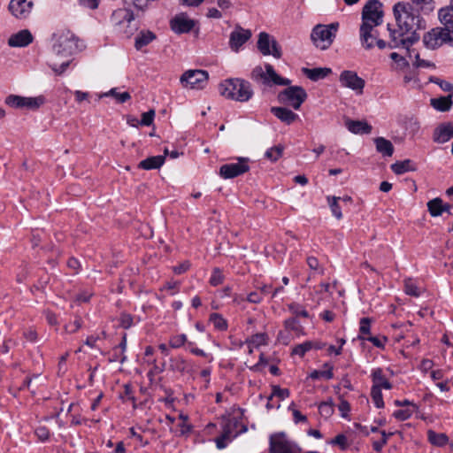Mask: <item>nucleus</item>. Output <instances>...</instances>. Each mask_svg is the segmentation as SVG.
Here are the masks:
<instances>
[{
  "label": "nucleus",
  "mask_w": 453,
  "mask_h": 453,
  "mask_svg": "<svg viewBox=\"0 0 453 453\" xmlns=\"http://www.w3.org/2000/svg\"><path fill=\"white\" fill-rule=\"evenodd\" d=\"M165 160V156H153L142 160L138 167L144 170H153L160 168Z\"/></svg>",
  "instance_id": "obj_32"
},
{
  "label": "nucleus",
  "mask_w": 453,
  "mask_h": 453,
  "mask_svg": "<svg viewBox=\"0 0 453 453\" xmlns=\"http://www.w3.org/2000/svg\"><path fill=\"white\" fill-rule=\"evenodd\" d=\"M382 19L381 4L378 0H369L362 11L361 26L377 27L382 23Z\"/></svg>",
  "instance_id": "obj_11"
},
{
  "label": "nucleus",
  "mask_w": 453,
  "mask_h": 453,
  "mask_svg": "<svg viewBox=\"0 0 453 453\" xmlns=\"http://www.w3.org/2000/svg\"><path fill=\"white\" fill-rule=\"evenodd\" d=\"M283 326L287 331H289L296 337H300L305 334L303 326L296 318H288L283 321Z\"/></svg>",
  "instance_id": "obj_31"
},
{
  "label": "nucleus",
  "mask_w": 453,
  "mask_h": 453,
  "mask_svg": "<svg viewBox=\"0 0 453 453\" xmlns=\"http://www.w3.org/2000/svg\"><path fill=\"white\" fill-rule=\"evenodd\" d=\"M157 39V35L150 30H142L138 33L134 39V48L141 50L143 47L149 45Z\"/></svg>",
  "instance_id": "obj_28"
},
{
  "label": "nucleus",
  "mask_w": 453,
  "mask_h": 453,
  "mask_svg": "<svg viewBox=\"0 0 453 453\" xmlns=\"http://www.w3.org/2000/svg\"><path fill=\"white\" fill-rule=\"evenodd\" d=\"M22 97L21 96L10 95L5 98L4 103L12 108H22Z\"/></svg>",
  "instance_id": "obj_58"
},
{
  "label": "nucleus",
  "mask_w": 453,
  "mask_h": 453,
  "mask_svg": "<svg viewBox=\"0 0 453 453\" xmlns=\"http://www.w3.org/2000/svg\"><path fill=\"white\" fill-rule=\"evenodd\" d=\"M257 48L264 56L272 55L275 58H281V49L277 41L265 32H261L259 34Z\"/></svg>",
  "instance_id": "obj_16"
},
{
  "label": "nucleus",
  "mask_w": 453,
  "mask_h": 453,
  "mask_svg": "<svg viewBox=\"0 0 453 453\" xmlns=\"http://www.w3.org/2000/svg\"><path fill=\"white\" fill-rule=\"evenodd\" d=\"M294 339V336L289 331H287L285 328L283 330H280L276 340L279 343L283 345H288Z\"/></svg>",
  "instance_id": "obj_56"
},
{
  "label": "nucleus",
  "mask_w": 453,
  "mask_h": 453,
  "mask_svg": "<svg viewBox=\"0 0 453 453\" xmlns=\"http://www.w3.org/2000/svg\"><path fill=\"white\" fill-rule=\"evenodd\" d=\"M224 280H225V275H224L223 272L219 268L216 267L212 270L209 282L211 286L217 287V286L222 284Z\"/></svg>",
  "instance_id": "obj_50"
},
{
  "label": "nucleus",
  "mask_w": 453,
  "mask_h": 453,
  "mask_svg": "<svg viewBox=\"0 0 453 453\" xmlns=\"http://www.w3.org/2000/svg\"><path fill=\"white\" fill-rule=\"evenodd\" d=\"M270 453H301V448L283 433H275L269 437Z\"/></svg>",
  "instance_id": "obj_8"
},
{
  "label": "nucleus",
  "mask_w": 453,
  "mask_h": 453,
  "mask_svg": "<svg viewBox=\"0 0 453 453\" xmlns=\"http://www.w3.org/2000/svg\"><path fill=\"white\" fill-rule=\"evenodd\" d=\"M105 96H114L116 100L120 104H123L131 98V96L128 92L125 91L119 93L117 88H111L108 93L105 94Z\"/></svg>",
  "instance_id": "obj_57"
},
{
  "label": "nucleus",
  "mask_w": 453,
  "mask_h": 453,
  "mask_svg": "<svg viewBox=\"0 0 453 453\" xmlns=\"http://www.w3.org/2000/svg\"><path fill=\"white\" fill-rule=\"evenodd\" d=\"M332 70L327 67H318V68H303V73L311 81H317L319 80L326 78L330 74Z\"/></svg>",
  "instance_id": "obj_34"
},
{
  "label": "nucleus",
  "mask_w": 453,
  "mask_h": 453,
  "mask_svg": "<svg viewBox=\"0 0 453 453\" xmlns=\"http://www.w3.org/2000/svg\"><path fill=\"white\" fill-rule=\"evenodd\" d=\"M288 309L293 315L291 318H309V312L305 307L298 303H291L288 305Z\"/></svg>",
  "instance_id": "obj_44"
},
{
  "label": "nucleus",
  "mask_w": 453,
  "mask_h": 453,
  "mask_svg": "<svg viewBox=\"0 0 453 453\" xmlns=\"http://www.w3.org/2000/svg\"><path fill=\"white\" fill-rule=\"evenodd\" d=\"M45 102V98L42 96L35 97H22V108L36 110L42 106Z\"/></svg>",
  "instance_id": "obj_41"
},
{
  "label": "nucleus",
  "mask_w": 453,
  "mask_h": 453,
  "mask_svg": "<svg viewBox=\"0 0 453 453\" xmlns=\"http://www.w3.org/2000/svg\"><path fill=\"white\" fill-rule=\"evenodd\" d=\"M53 53L56 58H68L86 48L83 41L80 40L70 30H61L54 35Z\"/></svg>",
  "instance_id": "obj_2"
},
{
  "label": "nucleus",
  "mask_w": 453,
  "mask_h": 453,
  "mask_svg": "<svg viewBox=\"0 0 453 453\" xmlns=\"http://www.w3.org/2000/svg\"><path fill=\"white\" fill-rule=\"evenodd\" d=\"M312 349L311 341H306L296 345L291 351V355L303 357L305 354Z\"/></svg>",
  "instance_id": "obj_46"
},
{
  "label": "nucleus",
  "mask_w": 453,
  "mask_h": 453,
  "mask_svg": "<svg viewBox=\"0 0 453 453\" xmlns=\"http://www.w3.org/2000/svg\"><path fill=\"white\" fill-rule=\"evenodd\" d=\"M154 117H155V111L154 110H150L146 112H143L142 114V118H141V120H140V125L141 126H146V127H149L150 125H152L153 123V120H154Z\"/></svg>",
  "instance_id": "obj_61"
},
{
  "label": "nucleus",
  "mask_w": 453,
  "mask_h": 453,
  "mask_svg": "<svg viewBox=\"0 0 453 453\" xmlns=\"http://www.w3.org/2000/svg\"><path fill=\"white\" fill-rule=\"evenodd\" d=\"M451 138H453V120L440 124L433 134V140L437 143H445Z\"/></svg>",
  "instance_id": "obj_22"
},
{
  "label": "nucleus",
  "mask_w": 453,
  "mask_h": 453,
  "mask_svg": "<svg viewBox=\"0 0 453 453\" xmlns=\"http://www.w3.org/2000/svg\"><path fill=\"white\" fill-rule=\"evenodd\" d=\"M180 423L178 424V430L176 435L178 436H188L192 429L193 426L188 423V416L184 413H180L178 417Z\"/></svg>",
  "instance_id": "obj_38"
},
{
  "label": "nucleus",
  "mask_w": 453,
  "mask_h": 453,
  "mask_svg": "<svg viewBox=\"0 0 453 453\" xmlns=\"http://www.w3.org/2000/svg\"><path fill=\"white\" fill-rule=\"evenodd\" d=\"M271 112L286 125H291L299 119L298 114L287 107H272Z\"/></svg>",
  "instance_id": "obj_24"
},
{
  "label": "nucleus",
  "mask_w": 453,
  "mask_h": 453,
  "mask_svg": "<svg viewBox=\"0 0 453 453\" xmlns=\"http://www.w3.org/2000/svg\"><path fill=\"white\" fill-rule=\"evenodd\" d=\"M233 440L232 437H230L229 435L226 434V433H224L222 431V434L220 436L217 437L214 441L216 443V446L219 449H223L225 448H226V446L228 445V443Z\"/></svg>",
  "instance_id": "obj_60"
},
{
  "label": "nucleus",
  "mask_w": 453,
  "mask_h": 453,
  "mask_svg": "<svg viewBox=\"0 0 453 453\" xmlns=\"http://www.w3.org/2000/svg\"><path fill=\"white\" fill-rule=\"evenodd\" d=\"M427 209L432 217H438L441 216L443 211H449V205L444 203L441 198L436 197L428 201Z\"/></svg>",
  "instance_id": "obj_29"
},
{
  "label": "nucleus",
  "mask_w": 453,
  "mask_h": 453,
  "mask_svg": "<svg viewBox=\"0 0 453 453\" xmlns=\"http://www.w3.org/2000/svg\"><path fill=\"white\" fill-rule=\"evenodd\" d=\"M390 58L395 62L394 68L396 70H403L409 66V63L405 58L400 56L396 52L391 53Z\"/></svg>",
  "instance_id": "obj_51"
},
{
  "label": "nucleus",
  "mask_w": 453,
  "mask_h": 453,
  "mask_svg": "<svg viewBox=\"0 0 453 453\" xmlns=\"http://www.w3.org/2000/svg\"><path fill=\"white\" fill-rule=\"evenodd\" d=\"M290 395L288 388H281L279 386H273L272 394L269 395V400H272L274 396L280 398V400H285Z\"/></svg>",
  "instance_id": "obj_52"
},
{
  "label": "nucleus",
  "mask_w": 453,
  "mask_h": 453,
  "mask_svg": "<svg viewBox=\"0 0 453 453\" xmlns=\"http://www.w3.org/2000/svg\"><path fill=\"white\" fill-rule=\"evenodd\" d=\"M268 342L269 337L265 333L254 334L245 341L249 354H252L254 349H259L262 346H266Z\"/></svg>",
  "instance_id": "obj_25"
},
{
  "label": "nucleus",
  "mask_w": 453,
  "mask_h": 453,
  "mask_svg": "<svg viewBox=\"0 0 453 453\" xmlns=\"http://www.w3.org/2000/svg\"><path fill=\"white\" fill-rule=\"evenodd\" d=\"M250 79L257 84L267 87L288 86L291 83L289 79L279 75L270 64L255 66L250 73Z\"/></svg>",
  "instance_id": "obj_5"
},
{
  "label": "nucleus",
  "mask_w": 453,
  "mask_h": 453,
  "mask_svg": "<svg viewBox=\"0 0 453 453\" xmlns=\"http://www.w3.org/2000/svg\"><path fill=\"white\" fill-rule=\"evenodd\" d=\"M334 378V365L331 363H325L323 365L322 370H313L311 372L307 377V379H311L313 380H329Z\"/></svg>",
  "instance_id": "obj_27"
},
{
  "label": "nucleus",
  "mask_w": 453,
  "mask_h": 453,
  "mask_svg": "<svg viewBox=\"0 0 453 453\" xmlns=\"http://www.w3.org/2000/svg\"><path fill=\"white\" fill-rule=\"evenodd\" d=\"M221 428L226 434L233 439L247 431L246 426L242 425L237 418L231 416L222 417Z\"/></svg>",
  "instance_id": "obj_19"
},
{
  "label": "nucleus",
  "mask_w": 453,
  "mask_h": 453,
  "mask_svg": "<svg viewBox=\"0 0 453 453\" xmlns=\"http://www.w3.org/2000/svg\"><path fill=\"white\" fill-rule=\"evenodd\" d=\"M70 63L71 60L66 59L58 65L55 59H51L50 62V66L56 74L60 75L66 70Z\"/></svg>",
  "instance_id": "obj_53"
},
{
  "label": "nucleus",
  "mask_w": 453,
  "mask_h": 453,
  "mask_svg": "<svg viewBox=\"0 0 453 453\" xmlns=\"http://www.w3.org/2000/svg\"><path fill=\"white\" fill-rule=\"evenodd\" d=\"M391 170L397 175L403 174L408 172H414L417 170V165L411 159L403 161H396L391 165Z\"/></svg>",
  "instance_id": "obj_30"
},
{
  "label": "nucleus",
  "mask_w": 453,
  "mask_h": 453,
  "mask_svg": "<svg viewBox=\"0 0 453 453\" xmlns=\"http://www.w3.org/2000/svg\"><path fill=\"white\" fill-rule=\"evenodd\" d=\"M251 37V32L241 27H236L230 34L229 46L232 50L237 52L240 48Z\"/></svg>",
  "instance_id": "obj_21"
},
{
  "label": "nucleus",
  "mask_w": 453,
  "mask_h": 453,
  "mask_svg": "<svg viewBox=\"0 0 453 453\" xmlns=\"http://www.w3.org/2000/svg\"><path fill=\"white\" fill-rule=\"evenodd\" d=\"M338 27V23L316 25L311 34V39L316 48L322 50H327L336 36Z\"/></svg>",
  "instance_id": "obj_7"
},
{
  "label": "nucleus",
  "mask_w": 453,
  "mask_h": 453,
  "mask_svg": "<svg viewBox=\"0 0 453 453\" xmlns=\"http://www.w3.org/2000/svg\"><path fill=\"white\" fill-rule=\"evenodd\" d=\"M372 388L371 398L378 409H382L385 406L382 389L389 390L393 388L392 383L388 380L384 374L383 369L380 367L373 368L371 371Z\"/></svg>",
  "instance_id": "obj_6"
},
{
  "label": "nucleus",
  "mask_w": 453,
  "mask_h": 453,
  "mask_svg": "<svg viewBox=\"0 0 453 453\" xmlns=\"http://www.w3.org/2000/svg\"><path fill=\"white\" fill-rule=\"evenodd\" d=\"M359 39L362 47L366 50H372L375 45L380 50L387 48V42L378 37L376 27L360 26Z\"/></svg>",
  "instance_id": "obj_14"
},
{
  "label": "nucleus",
  "mask_w": 453,
  "mask_h": 453,
  "mask_svg": "<svg viewBox=\"0 0 453 453\" xmlns=\"http://www.w3.org/2000/svg\"><path fill=\"white\" fill-rule=\"evenodd\" d=\"M278 101L295 110H299L307 98L305 89L300 86H289L278 94Z\"/></svg>",
  "instance_id": "obj_10"
},
{
  "label": "nucleus",
  "mask_w": 453,
  "mask_h": 453,
  "mask_svg": "<svg viewBox=\"0 0 453 453\" xmlns=\"http://www.w3.org/2000/svg\"><path fill=\"white\" fill-rule=\"evenodd\" d=\"M171 367L173 371L183 373L188 371V364L184 357L179 356L171 359Z\"/></svg>",
  "instance_id": "obj_45"
},
{
  "label": "nucleus",
  "mask_w": 453,
  "mask_h": 453,
  "mask_svg": "<svg viewBox=\"0 0 453 453\" xmlns=\"http://www.w3.org/2000/svg\"><path fill=\"white\" fill-rule=\"evenodd\" d=\"M389 32V42H387V47L390 49L403 48L409 50L410 46L418 42L419 35H409L399 27L394 28L391 25H388Z\"/></svg>",
  "instance_id": "obj_12"
},
{
  "label": "nucleus",
  "mask_w": 453,
  "mask_h": 453,
  "mask_svg": "<svg viewBox=\"0 0 453 453\" xmlns=\"http://www.w3.org/2000/svg\"><path fill=\"white\" fill-rule=\"evenodd\" d=\"M341 85L344 88H350L361 94L365 87V80L357 75L354 71L345 70L341 73L339 77Z\"/></svg>",
  "instance_id": "obj_17"
},
{
  "label": "nucleus",
  "mask_w": 453,
  "mask_h": 453,
  "mask_svg": "<svg viewBox=\"0 0 453 453\" xmlns=\"http://www.w3.org/2000/svg\"><path fill=\"white\" fill-rule=\"evenodd\" d=\"M345 126L348 128V130L352 134H370L372 132V126L368 124V122L365 120H352V119H347L345 121Z\"/></svg>",
  "instance_id": "obj_26"
},
{
  "label": "nucleus",
  "mask_w": 453,
  "mask_h": 453,
  "mask_svg": "<svg viewBox=\"0 0 453 453\" xmlns=\"http://www.w3.org/2000/svg\"><path fill=\"white\" fill-rule=\"evenodd\" d=\"M111 21L115 32L124 38H130L138 29L133 12L126 8L114 11Z\"/></svg>",
  "instance_id": "obj_4"
},
{
  "label": "nucleus",
  "mask_w": 453,
  "mask_h": 453,
  "mask_svg": "<svg viewBox=\"0 0 453 453\" xmlns=\"http://www.w3.org/2000/svg\"><path fill=\"white\" fill-rule=\"evenodd\" d=\"M411 4L416 5L421 12L425 13H429L434 9V4L433 0H411Z\"/></svg>",
  "instance_id": "obj_47"
},
{
  "label": "nucleus",
  "mask_w": 453,
  "mask_h": 453,
  "mask_svg": "<svg viewBox=\"0 0 453 453\" xmlns=\"http://www.w3.org/2000/svg\"><path fill=\"white\" fill-rule=\"evenodd\" d=\"M439 19L445 27L453 31V4L439 11Z\"/></svg>",
  "instance_id": "obj_37"
},
{
  "label": "nucleus",
  "mask_w": 453,
  "mask_h": 453,
  "mask_svg": "<svg viewBox=\"0 0 453 453\" xmlns=\"http://www.w3.org/2000/svg\"><path fill=\"white\" fill-rule=\"evenodd\" d=\"M188 346L190 347L189 348V351L196 355V356H199V357H204L205 358H207L208 362H212L214 360V357L210 353H206L204 352L203 349L197 348V347H194V343L193 342H188Z\"/></svg>",
  "instance_id": "obj_59"
},
{
  "label": "nucleus",
  "mask_w": 453,
  "mask_h": 453,
  "mask_svg": "<svg viewBox=\"0 0 453 453\" xmlns=\"http://www.w3.org/2000/svg\"><path fill=\"white\" fill-rule=\"evenodd\" d=\"M187 342V335L185 334H176L170 338L169 344L173 349H179Z\"/></svg>",
  "instance_id": "obj_55"
},
{
  "label": "nucleus",
  "mask_w": 453,
  "mask_h": 453,
  "mask_svg": "<svg viewBox=\"0 0 453 453\" xmlns=\"http://www.w3.org/2000/svg\"><path fill=\"white\" fill-rule=\"evenodd\" d=\"M283 149L281 145L272 147L266 150L265 156L270 161L275 162L282 156Z\"/></svg>",
  "instance_id": "obj_49"
},
{
  "label": "nucleus",
  "mask_w": 453,
  "mask_h": 453,
  "mask_svg": "<svg viewBox=\"0 0 453 453\" xmlns=\"http://www.w3.org/2000/svg\"><path fill=\"white\" fill-rule=\"evenodd\" d=\"M427 440L432 445L436 447H444L449 442V437L446 434L436 433L433 430L427 431Z\"/></svg>",
  "instance_id": "obj_36"
},
{
  "label": "nucleus",
  "mask_w": 453,
  "mask_h": 453,
  "mask_svg": "<svg viewBox=\"0 0 453 453\" xmlns=\"http://www.w3.org/2000/svg\"><path fill=\"white\" fill-rule=\"evenodd\" d=\"M404 292L409 296L418 297L421 295L422 288L418 285L416 280L407 279L404 280Z\"/></svg>",
  "instance_id": "obj_43"
},
{
  "label": "nucleus",
  "mask_w": 453,
  "mask_h": 453,
  "mask_svg": "<svg viewBox=\"0 0 453 453\" xmlns=\"http://www.w3.org/2000/svg\"><path fill=\"white\" fill-rule=\"evenodd\" d=\"M396 27L409 35H418L417 30L424 28L422 19L410 3H397L394 5Z\"/></svg>",
  "instance_id": "obj_1"
},
{
  "label": "nucleus",
  "mask_w": 453,
  "mask_h": 453,
  "mask_svg": "<svg viewBox=\"0 0 453 453\" xmlns=\"http://www.w3.org/2000/svg\"><path fill=\"white\" fill-rule=\"evenodd\" d=\"M263 299V294L259 291H252L247 296V302L250 303H260Z\"/></svg>",
  "instance_id": "obj_64"
},
{
  "label": "nucleus",
  "mask_w": 453,
  "mask_h": 453,
  "mask_svg": "<svg viewBox=\"0 0 453 453\" xmlns=\"http://www.w3.org/2000/svg\"><path fill=\"white\" fill-rule=\"evenodd\" d=\"M365 341L372 342L373 346L379 349H384L388 339L385 336L378 337L371 335Z\"/></svg>",
  "instance_id": "obj_62"
},
{
  "label": "nucleus",
  "mask_w": 453,
  "mask_h": 453,
  "mask_svg": "<svg viewBox=\"0 0 453 453\" xmlns=\"http://www.w3.org/2000/svg\"><path fill=\"white\" fill-rule=\"evenodd\" d=\"M209 74L204 70L195 69L186 71L180 79L181 85L186 88L201 89L205 87Z\"/></svg>",
  "instance_id": "obj_13"
},
{
  "label": "nucleus",
  "mask_w": 453,
  "mask_h": 453,
  "mask_svg": "<svg viewBox=\"0 0 453 453\" xmlns=\"http://www.w3.org/2000/svg\"><path fill=\"white\" fill-rule=\"evenodd\" d=\"M449 42L453 45V31L447 27H434L426 32L423 36L424 45L431 50L441 47Z\"/></svg>",
  "instance_id": "obj_9"
},
{
  "label": "nucleus",
  "mask_w": 453,
  "mask_h": 453,
  "mask_svg": "<svg viewBox=\"0 0 453 453\" xmlns=\"http://www.w3.org/2000/svg\"><path fill=\"white\" fill-rule=\"evenodd\" d=\"M33 42V35L29 30H20L12 35L8 39V45L13 48H21L29 45Z\"/></svg>",
  "instance_id": "obj_23"
},
{
  "label": "nucleus",
  "mask_w": 453,
  "mask_h": 453,
  "mask_svg": "<svg viewBox=\"0 0 453 453\" xmlns=\"http://www.w3.org/2000/svg\"><path fill=\"white\" fill-rule=\"evenodd\" d=\"M247 296L242 294H234L233 296V304L240 307L241 310L246 309Z\"/></svg>",
  "instance_id": "obj_63"
},
{
  "label": "nucleus",
  "mask_w": 453,
  "mask_h": 453,
  "mask_svg": "<svg viewBox=\"0 0 453 453\" xmlns=\"http://www.w3.org/2000/svg\"><path fill=\"white\" fill-rule=\"evenodd\" d=\"M209 321L217 331L225 332L228 328L227 320L220 313H211L209 317Z\"/></svg>",
  "instance_id": "obj_39"
},
{
  "label": "nucleus",
  "mask_w": 453,
  "mask_h": 453,
  "mask_svg": "<svg viewBox=\"0 0 453 453\" xmlns=\"http://www.w3.org/2000/svg\"><path fill=\"white\" fill-rule=\"evenodd\" d=\"M219 91L225 98L240 103L248 102L254 94L250 83L240 78L225 80L219 84Z\"/></svg>",
  "instance_id": "obj_3"
},
{
  "label": "nucleus",
  "mask_w": 453,
  "mask_h": 453,
  "mask_svg": "<svg viewBox=\"0 0 453 453\" xmlns=\"http://www.w3.org/2000/svg\"><path fill=\"white\" fill-rule=\"evenodd\" d=\"M195 25V20L184 12L175 15L170 21L171 29L178 35L190 32Z\"/></svg>",
  "instance_id": "obj_18"
},
{
  "label": "nucleus",
  "mask_w": 453,
  "mask_h": 453,
  "mask_svg": "<svg viewBox=\"0 0 453 453\" xmlns=\"http://www.w3.org/2000/svg\"><path fill=\"white\" fill-rule=\"evenodd\" d=\"M431 106L438 111L445 112L451 109L453 101L451 96L432 98L430 100Z\"/></svg>",
  "instance_id": "obj_33"
},
{
  "label": "nucleus",
  "mask_w": 453,
  "mask_h": 453,
  "mask_svg": "<svg viewBox=\"0 0 453 453\" xmlns=\"http://www.w3.org/2000/svg\"><path fill=\"white\" fill-rule=\"evenodd\" d=\"M319 413L322 416H324L326 418L330 417L334 413V403H333V401L332 400H328V401L321 403L319 405Z\"/></svg>",
  "instance_id": "obj_54"
},
{
  "label": "nucleus",
  "mask_w": 453,
  "mask_h": 453,
  "mask_svg": "<svg viewBox=\"0 0 453 453\" xmlns=\"http://www.w3.org/2000/svg\"><path fill=\"white\" fill-rule=\"evenodd\" d=\"M341 198L337 197V196H327V202H328V205L331 209V211H332L333 215L339 219H342V210L338 203V201Z\"/></svg>",
  "instance_id": "obj_48"
},
{
  "label": "nucleus",
  "mask_w": 453,
  "mask_h": 453,
  "mask_svg": "<svg viewBox=\"0 0 453 453\" xmlns=\"http://www.w3.org/2000/svg\"><path fill=\"white\" fill-rule=\"evenodd\" d=\"M34 3L32 0H11L9 11L17 19H25L32 12Z\"/></svg>",
  "instance_id": "obj_20"
},
{
  "label": "nucleus",
  "mask_w": 453,
  "mask_h": 453,
  "mask_svg": "<svg viewBox=\"0 0 453 453\" xmlns=\"http://www.w3.org/2000/svg\"><path fill=\"white\" fill-rule=\"evenodd\" d=\"M371 324L372 319L370 318H362L359 321V333L357 335V339L361 341H365L369 336H371Z\"/></svg>",
  "instance_id": "obj_40"
},
{
  "label": "nucleus",
  "mask_w": 453,
  "mask_h": 453,
  "mask_svg": "<svg viewBox=\"0 0 453 453\" xmlns=\"http://www.w3.org/2000/svg\"><path fill=\"white\" fill-rule=\"evenodd\" d=\"M250 171V159L238 157L237 162L222 165L219 174L223 179H233Z\"/></svg>",
  "instance_id": "obj_15"
},
{
  "label": "nucleus",
  "mask_w": 453,
  "mask_h": 453,
  "mask_svg": "<svg viewBox=\"0 0 453 453\" xmlns=\"http://www.w3.org/2000/svg\"><path fill=\"white\" fill-rule=\"evenodd\" d=\"M376 150L379 153L384 157H391L394 152V146L389 140L383 137H378L374 139Z\"/></svg>",
  "instance_id": "obj_35"
},
{
  "label": "nucleus",
  "mask_w": 453,
  "mask_h": 453,
  "mask_svg": "<svg viewBox=\"0 0 453 453\" xmlns=\"http://www.w3.org/2000/svg\"><path fill=\"white\" fill-rule=\"evenodd\" d=\"M418 409L417 405H411L407 408L396 410L393 412V417L397 420L404 421L409 419Z\"/></svg>",
  "instance_id": "obj_42"
}]
</instances>
